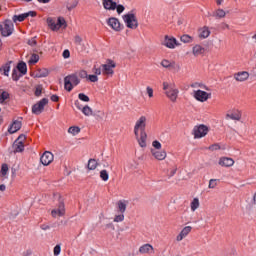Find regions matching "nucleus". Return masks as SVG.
Wrapping results in <instances>:
<instances>
[{"mask_svg": "<svg viewBox=\"0 0 256 256\" xmlns=\"http://www.w3.org/2000/svg\"><path fill=\"white\" fill-rule=\"evenodd\" d=\"M145 127H147V117L141 116L134 126V134L138 144L142 148L147 147V132H145Z\"/></svg>", "mask_w": 256, "mask_h": 256, "instance_id": "f257e3e1", "label": "nucleus"}, {"mask_svg": "<svg viewBox=\"0 0 256 256\" xmlns=\"http://www.w3.org/2000/svg\"><path fill=\"white\" fill-rule=\"evenodd\" d=\"M14 30H15V25L13 24V21L6 20L0 23V33L2 37H10V35H13Z\"/></svg>", "mask_w": 256, "mask_h": 256, "instance_id": "f03ea898", "label": "nucleus"}, {"mask_svg": "<svg viewBox=\"0 0 256 256\" xmlns=\"http://www.w3.org/2000/svg\"><path fill=\"white\" fill-rule=\"evenodd\" d=\"M47 24L52 31H59L60 27H64V29L67 27V21H65V18L63 17H58L57 20L53 18H47Z\"/></svg>", "mask_w": 256, "mask_h": 256, "instance_id": "7ed1b4c3", "label": "nucleus"}, {"mask_svg": "<svg viewBox=\"0 0 256 256\" xmlns=\"http://www.w3.org/2000/svg\"><path fill=\"white\" fill-rule=\"evenodd\" d=\"M123 21L126 24V27H128V29H137L139 27L137 16H135V13H133V11L129 12L128 14H125L123 16Z\"/></svg>", "mask_w": 256, "mask_h": 256, "instance_id": "20e7f679", "label": "nucleus"}, {"mask_svg": "<svg viewBox=\"0 0 256 256\" xmlns=\"http://www.w3.org/2000/svg\"><path fill=\"white\" fill-rule=\"evenodd\" d=\"M81 83L77 74H71L64 78V88L66 91H73V85L77 86Z\"/></svg>", "mask_w": 256, "mask_h": 256, "instance_id": "39448f33", "label": "nucleus"}, {"mask_svg": "<svg viewBox=\"0 0 256 256\" xmlns=\"http://www.w3.org/2000/svg\"><path fill=\"white\" fill-rule=\"evenodd\" d=\"M48 103H49V99L43 98L38 103L32 106V113L34 115H41V113L45 111V105H47Z\"/></svg>", "mask_w": 256, "mask_h": 256, "instance_id": "423d86ee", "label": "nucleus"}, {"mask_svg": "<svg viewBox=\"0 0 256 256\" xmlns=\"http://www.w3.org/2000/svg\"><path fill=\"white\" fill-rule=\"evenodd\" d=\"M209 133V128L203 124L195 126L193 129L194 139H201Z\"/></svg>", "mask_w": 256, "mask_h": 256, "instance_id": "0eeeda50", "label": "nucleus"}, {"mask_svg": "<svg viewBox=\"0 0 256 256\" xmlns=\"http://www.w3.org/2000/svg\"><path fill=\"white\" fill-rule=\"evenodd\" d=\"M115 67H117V65L113 60H108L106 64L101 65L103 75H107L108 77L113 76V73H115L113 69H115Z\"/></svg>", "mask_w": 256, "mask_h": 256, "instance_id": "6e6552de", "label": "nucleus"}, {"mask_svg": "<svg viewBox=\"0 0 256 256\" xmlns=\"http://www.w3.org/2000/svg\"><path fill=\"white\" fill-rule=\"evenodd\" d=\"M161 65L164 67V69H169V71H180L181 69V66L175 63V61H169L167 59L162 60Z\"/></svg>", "mask_w": 256, "mask_h": 256, "instance_id": "1a4fd4ad", "label": "nucleus"}, {"mask_svg": "<svg viewBox=\"0 0 256 256\" xmlns=\"http://www.w3.org/2000/svg\"><path fill=\"white\" fill-rule=\"evenodd\" d=\"M211 97V94L202 91V90H196L194 91V98L196 101H200V103H205L209 98Z\"/></svg>", "mask_w": 256, "mask_h": 256, "instance_id": "9d476101", "label": "nucleus"}, {"mask_svg": "<svg viewBox=\"0 0 256 256\" xmlns=\"http://www.w3.org/2000/svg\"><path fill=\"white\" fill-rule=\"evenodd\" d=\"M162 45L168 47V49H175V46L179 45V43L177 42V39H175L174 37L166 35L164 37Z\"/></svg>", "mask_w": 256, "mask_h": 256, "instance_id": "9b49d317", "label": "nucleus"}, {"mask_svg": "<svg viewBox=\"0 0 256 256\" xmlns=\"http://www.w3.org/2000/svg\"><path fill=\"white\" fill-rule=\"evenodd\" d=\"M53 159H54L53 153H51L50 151H45L42 154L40 161H41L42 165L47 166V165H51V163H53Z\"/></svg>", "mask_w": 256, "mask_h": 256, "instance_id": "f8f14e48", "label": "nucleus"}, {"mask_svg": "<svg viewBox=\"0 0 256 256\" xmlns=\"http://www.w3.org/2000/svg\"><path fill=\"white\" fill-rule=\"evenodd\" d=\"M166 97L172 101V103H175L177 101V97H179V90L177 88H170V90H167L165 92Z\"/></svg>", "mask_w": 256, "mask_h": 256, "instance_id": "ddd939ff", "label": "nucleus"}, {"mask_svg": "<svg viewBox=\"0 0 256 256\" xmlns=\"http://www.w3.org/2000/svg\"><path fill=\"white\" fill-rule=\"evenodd\" d=\"M107 23L114 31H121V22H119V19L112 17L108 19Z\"/></svg>", "mask_w": 256, "mask_h": 256, "instance_id": "4468645a", "label": "nucleus"}, {"mask_svg": "<svg viewBox=\"0 0 256 256\" xmlns=\"http://www.w3.org/2000/svg\"><path fill=\"white\" fill-rule=\"evenodd\" d=\"M218 164L220 167H233V165H235V160L229 157H221Z\"/></svg>", "mask_w": 256, "mask_h": 256, "instance_id": "2eb2a0df", "label": "nucleus"}, {"mask_svg": "<svg viewBox=\"0 0 256 256\" xmlns=\"http://www.w3.org/2000/svg\"><path fill=\"white\" fill-rule=\"evenodd\" d=\"M151 153L153 157L157 159V161H164V159L167 158V152L165 150L159 151V150L151 149Z\"/></svg>", "mask_w": 256, "mask_h": 256, "instance_id": "dca6fc26", "label": "nucleus"}, {"mask_svg": "<svg viewBox=\"0 0 256 256\" xmlns=\"http://www.w3.org/2000/svg\"><path fill=\"white\" fill-rule=\"evenodd\" d=\"M102 5L106 11H115L117 9V2L114 0H102Z\"/></svg>", "mask_w": 256, "mask_h": 256, "instance_id": "f3484780", "label": "nucleus"}, {"mask_svg": "<svg viewBox=\"0 0 256 256\" xmlns=\"http://www.w3.org/2000/svg\"><path fill=\"white\" fill-rule=\"evenodd\" d=\"M193 228L191 226H186L184 227L181 232L178 234V236L176 237V241H183L185 239V237H187V235H189L191 233V230Z\"/></svg>", "mask_w": 256, "mask_h": 256, "instance_id": "a211bd4d", "label": "nucleus"}, {"mask_svg": "<svg viewBox=\"0 0 256 256\" xmlns=\"http://www.w3.org/2000/svg\"><path fill=\"white\" fill-rule=\"evenodd\" d=\"M241 117L242 114L239 110H233L232 112L226 114V119H232V121H241Z\"/></svg>", "mask_w": 256, "mask_h": 256, "instance_id": "6ab92c4d", "label": "nucleus"}, {"mask_svg": "<svg viewBox=\"0 0 256 256\" xmlns=\"http://www.w3.org/2000/svg\"><path fill=\"white\" fill-rule=\"evenodd\" d=\"M234 79L240 82L247 81L249 79V72L242 71V72L235 73Z\"/></svg>", "mask_w": 256, "mask_h": 256, "instance_id": "aec40b11", "label": "nucleus"}, {"mask_svg": "<svg viewBox=\"0 0 256 256\" xmlns=\"http://www.w3.org/2000/svg\"><path fill=\"white\" fill-rule=\"evenodd\" d=\"M153 251H154V248H153V245L151 244H144L139 248V253H141V255L153 253Z\"/></svg>", "mask_w": 256, "mask_h": 256, "instance_id": "412c9836", "label": "nucleus"}, {"mask_svg": "<svg viewBox=\"0 0 256 256\" xmlns=\"http://www.w3.org/2000/svg\"><path fill=\"white\" fill-rule=\"evenodd\" d=\"M14 153H23L25 151V144L19 141H14L13 143Z\"/></svg>", "mask_w": 256, "mask_h": 256, "instance_id": "4be33fe9", "label": "nucleus"}, {"mask_svg": "<svg viewBox=\"0 0 256 256\" xmlns=\"http://www.w3.org/2000/svg\"><path fill=\"white\" fill-rule=\"evenodd\" d=\"M19 129H21V121L16 120L12 123V125L8 129V132L11 134L17 133V131H19Z\"/></svg>", "mask_w": 256, "mask_h": 256, "instance_id": "5701e85b", "label": "nucleus"}, {"mask_svg": "<svg viewBox=\"0 0 256 256\" xmlns=\"http://www.w3.org/2000/svg\"><path fill=\"white\" fill-rule=\"evenodd\" d=\"M227 15V12L223 9H217L213 12L212 17H215V19H223Z\"/></svg>", "mask_w": 256, "mask_h": 256, "instance_id": "b1692460", "label": "nucleus"}, {"mask_svg": "<svg viewBox=\"0 0 256 256\" xmlns=\"http://www.w3.org/2000/svg\"><path fill=\"white\" fill-rule=\"evenodd\" d=\"M119 213H125L127 211V202L125 200H120L117 203Z\"/></svg>", "mask_w": 256, "mask_h": 256, "instance_id": "393cba45", "label": "nucleus"}, {"mask_svg": "<svg viewBox=\"0 0 256 256\" xmlns=\"http://www.w3.org/2000/svg\"><path fill=\"white\" fill-rule=\"evenodd\" d=\"M203 53H205V48H203V46L196 45L193 47V55H195V57L203 55Z\"/></svg>", "mask_w": 256, "mask_h": 256, "instance_id": "a878e982", "label": "nucleus"}, {"mask_svg": "<svg viewBox=\"0 0 256 256\" xmlns=\"http://www.w3.org/2000/svg\"><path fill=\"white\" fill-rule=\"evenodd\" d=\"M17 70L21 75H27V64L25 62L18 63Z\"/></svg>", "mask_w": 256, "mask_h": 256, "instance_id": "bb28decb", "label": "nucleus"}, {"mask_svg": "<svg viewBox=\"0 0 256 256\" xmlns=\"http://www.w3.org/2000/svg\"><path fill=\"white\" fill-rule=\"evenodd\" d=\"M0 71H3L4 75L6 77H9V71H11V62H8L4 64L1 68Z\"/></svg>", "mask_w": 256, "mask_h": 256, "instance_id": "cd10ccee", "label": "nucleus"}, {"mask_svg": "<svg viewBox=\"0 0 256 256\" xmlns=\"http://www.w3.org/2000/svg\"><path fill=\"white\" fill-rule=\"evenodd\" d=\"M49 75V70H47V68H42L37 70L36 72V77H47Z\"/></svg>", "mask_w": 256, "mask_h": 256, "instance_id": "c85d7f7f", "label": "nucleus"}, {"mask_svg": "<svg viewBox=\"0 0 256 256\" xmlns=\"http://www.w3.org/2000/svg\"><path fill=\"white\" fill-rule=\"evenodd\" d=\"M209 35H211V31H209V28L204 27L201 29L199 37H201L202 39H207Z\"/></svg>", "mask_w": 256, "mask_h": 256, "instance_id": "c756f323", "label": "nucleus"}, {"mask_svg": "<svg viewBox=\"0 0 256 256\" xmlns=\"http://www.w3.org/2000/svg\"><path fill=\"white\" fill-rule=\"evenodd\" d=\"M27 15L28 14H20V15H14L13 16V22L14 23H17V21H19L20 23L22 22V21H25V19H27Z\"/></svg>", "mask_w": 256, "mask_h": 256, "instance_id": "7c9ffc66", "label": "nucleus"}, {"mask_svg": "<svg viewBox=\"0 0 256 256\" xmlns=\"http://www.w3.org/2000/svg\"><path fill=\"white\" fill-rule=\"evenodd\" d=\"M68 133H70V135H79V133H81V128H79L78 126H71L68 129Z\"/></svg>", "mask_w": 256, "mask_h": 256, "instance_id": "2f4dec72", "label": "nucleus"}, {"mask_svg": "<svg viewBox=\"0 0 256 256\" xmlns=\"http://www.w3.org/2000/svg\"><path fill=\"white\" fill-rule=\"evenodd\" d=\"M82 113L83 115H85L86 117H91V115H93V109H91V107L89 106H84L82 108Z\"/></svg>", "mask_w": 256, "mask_h": 256, "instance_id": "473e14b6", "label": "nucleus"}, {"mask_svg": "<svg viewBox=\"0 0 256 256\" xmlns=\"http://www.w3.org/2000/svg\"><path fill=\"white\" fill-rule=\"evenodd\" d=\"M199 198H194L190 204L191 211H197L199 209Z\"/></svg>", "mask_w": 256, "mask_h": 256, "instance_id": "72a5a7b5", "label": "nucleus"}, {"mask_svg": "<svg viewBox=\"0 0 256 256\" xmlns=\"http://www.w3.org/2000/svg\"><path fill=\"white\" fill-rule=\"evenodd\" d=\"M88 169H89L90 171H94V169H97V160H95V159H90V160L88 161Z\"/></svg>", "mask_w": 256, "mask_h": 256, "instance_id": "f704fd0d", "label": "nucleus"}, {"mask_svg": "<svg viewBox=\"0 0 256 256\" xmlns=\"http://www.w3.org/2000/svg\"><path fill=\"white\" fill-rule=\"evenodd\" d=\"M180 41H182V43H193V37L184 34L180 37Z\"/></svg>", "mask_w": 256, "mask_h": 256, "instance_id": "c9c22d12", "label": "nucleus"}, {"mask_svg": "<svg viewBox=\"0 0 256 256\" xmlns=\"http://www.w3.org/2000/svg\"><path fill=\"white\" fill-rule=\"evenodd\" d=\"M23 74H19V70L14 68L12 71V79L13 81H19V78H21Z\"/></svg>", "mask_w": 256, "mask_h": 256, "instance_id": "e433bc0d", "label": "nucleus"}, {"mask_svg": "<svg viewBox=\"0 0 256 256\" xmlns=\"http://www.w3.org/2000/svg\"><path fill=\"white\" fill-rule=\"evenodd\" d=\"M92 115L97 119V121H103V117H105V113L102 111L93 112Z\"/></svg>", "mask_w": 256, "mask_h": 256, "instance_id": "4c0bfd02", "label": "nucleus"}, {"mask_svg": "<svg viewBox=\"0 0 256 256\" xmlns=\"http://www.w3.org/2000/svg\"><path fill=\"white\" fill-rule=\"evenodd\" d=\"M190 87H192L193 89H197L200 87V89H206V91H209V88H207V86H205L203 83H199V82L192 83L190 85Z\"/></svg>", "mask_w": 256, "mask_h": 256, "instance_id": "58836bf2", "label": "nucleus"}, {"mask_svg": "<svg viewBox=\"0 0 256 256\" xmlns=\"http://www.w3.org/2000/svg\"><path fill=\"white\" fill-rule=\"evenodd\" d=\"M100 178L102 181H109V172H107V170H102L100 172Z\"/></svg>", "mask_w": 256, "mask_h": 256, "instance_id": "ea45409f", "label": "nucleus"}, {"mask_svg": "<svg viewBox=\"0 0 256 256\" xmlns=\"http://www.w3.org/2000/svg\"><path fill=\"white\" fill-rule=\"evenodd\" d=\"M0 173H1L2 177H5V175H7V173H9V165L2 164Z\"/></svg>", "mask_w": 256, "mask_h": 256, "instance_id": "a19ab883", "label": "nucleus"}, {"mask_svg": "<svg viewBox=\"0 0 256 256\" xmlns=\"http://www.w3.org/2000/svg\"><path fill=\"white\" fill-rule=\"evenodd\" d=\"M56 211H58V217H63L65 215V205L60 204Z\"/></svg>", "mask_w": 256, "mask_h": 256, "instance_id": "79ce46f5", "label": "nucleus"}, {"mask_svg": "<svg viewBox=\"0 0 256 256\" xmlns=\"http://www.w3.org/2000/svg\"><path fill=\"white\" fill-rule=\"evenodd\" d=\"M39 62V55L33 54L29 60L30 65H35V63Z\"/></svg>", "mask_w": 256, "mask_h": 256, "instance_id": "37998d69", "label": "nucleus"}, {"mask_svg": "<svg viewBox=\"0 0 256 256\" xmlns=\"http://www.w3.org/2000/svg\"><path fill=\"white\" fill-rule=\"evenodd\" d=\"M9 99V94L5 91H3L0 95V103H5Z\"/></svg>", "mask_w": 256, "mask_h": 256, "instance_id": "c03bdc74", "label": "nucleus"}, {"mask_svg": "<svg viewBox=\"0 0 256 256\" xmlns=\"http://www.w3.org/2000/svg\"><path fill=\"white\" fill-rule=\"evenodd\" d=\"M78 98L80 101H84L85 103H89L90 101L89 96L85 95L84 93L78 94Z\"/></svg>", "mask_w": 256, "mask_h": 256, "instance_id": "a18cd8bd", "label": "nucleus"}, {"mask_svg": "<svg viewBox=\"0 0 256 256\" xmlns=\"http://www.w3.org/2000/svg\"><path fill=\"white\" fill-rule=\"evenodd\" d=\"M41 93H43V86L41 85L36 86L35 92H34L36 97H41Z\"/></svg>", "mask_w": 256, "mask_h": 256, "instance_id": "49530a36", "label": "nucleus"}, {"mask_svg": "<svg viewBox=\"0 0 256 256\" xmlns=\"http://www.w3.org/2000/svg\"><path fill=\"white\" fill-rule=\"evenodd\" d=\"M124 220H125V215H123V213L116 215L114 218L115 223H121Z\"/></svg>", "mask_w": 256, "mask_h": 256, "instance_id": "de8ad7c7", "label": "nucleus"}, {"mask_svg": "<svg viewBox=\"0 0 256 256\" xmlns=\"http://www.w3.org/2000/svg\"><path fill=\"white\" fill-rule=\"evenodd\" d=\"M78 77H80V79H87L89 75L87 74V71L81 70L78 72Z\"/></svg>", "mask_w": 256, "mask_h": 256, "instance_id": "09e8293b", "label": "nucleus"}, {"mask_svg": "<svg viewBox=\"0 0 256 256\" xmlns=\"http://www.w3.org/2000/svg\"><path fill=\"white\" fill-rule=\"evenodd\" d=\"M217 187V179H211L209 181V189H215Z\"/></svg>", "mask_w": 256, "mask_h": 256, "instance_id": "8fccbe9b", "label": "nucleus"}, {"mask_svg": "<svg viewBox=\"0 0 256 256\" xmlns=\"http://www.w3.org/2000/svg\"><path fill=\"white\" fill-rule=\"evenodd\" d=\"M115 9L117 10L118 15H121V13H123V11H125V6H123L121 4L117 5V3H116Z\"/></svg>", "mask_w": 256, "mask_h": 256, "instance_id": "3c124183", "label": "nucleus"}, {"mask_svg": "<svg viewBox=\"0 0 256 256\" xmlns=\"http://www.w3.org/2000/svg\"><path fill=\"white\" fill-rule=\"evenodd\" d=\"M208 149L209 151H219V149H221V146H219V144H212L208 147Z\"/></svg>", "mask_w": 256, "mask_h": 256, "instance_id": "603ef678", "label": "nucleus"}, {"mask_svg": "<svg viewBox=\"0 0 256 256\" xmlns=\"http://www.w3.org/2000/svg\"><path fill=\"white\" fill-rule=\"evenodd\" d=\"M152 147H154V149H157V151H159V149H161V142L154 140L152 142Z\"/></svg>", "mask_w": 256, "mask_h": 256, "instance_id": "864d4df0", "label": "nucleus"}, {"mask_svg": "<svg viewBox=\"0 0 256 256\" xmlns=\"http://www.w3.org/2000/svg\"><path fill=\"white\" fill-rule=\"evenodd\" d=\"M88 79L89 81H91V83H97L99 81V78L97 77V75H89Z\"/></svg>", "mask_w": 256, "mask_h": 256, "instance_id": "5fc2aeb1", "label": "nucleus"}, {"mask_svg": "<svg viewBox=\"0 0 256 256\" xmlns=\"http://www.w3.org/2000/svg\"><path fill=\"white\" fill-rule=\"evenodd\" d=\"M61 254V245H56L55 247H54V255L55 256H58V255H60Z\"/></svg>", "mask_w": 256, "mask_h": 256, "instance_id": "6e6d98bb", "label": "nucleus"}, {"mask_svg": "<svg viewBox=\"0 0 256 256\" xmlns=\"http://www.w3.org/2000/svg\"><path fill=\"white\" fill-rule=\"evenodd\" d=\"M25 139H27V137L25 136V134H21L15 141H18V143H25Z\"/></svg>", "mask_w": 256, "mask_h": 256, "instance_id": "4d7b16f0", "label": "nucleus"}, {"mask_svg": "<svg viewBox=\"0 0 256 256\" xmlns=\"http://www.w3.org/2000/svg\"><path fill=\"white\" fill-rule=\"evenodd\" d=\"M93 73L97 76V75H101V73H103V68H97L96 66H94L93 68Z\"/></svg>", "mask_w": 256, "mask_h": 256, "instance_id": "13d9d810", "label": "nucleus"}, {"mask_svg": "<svg viewBox=\"0 0 256 256\" xmlns=\"http://www.w3.org/2000/svg\"><path fill=\"white\" fill-rule=\"evenodd\" d=\"M146 93L148 97H150V99L153 98V88H151L150 86H147Z\"/></svg>", "mask_w": 256, "mask_h": 256, "instance_id": "bf43d9fd", "label": "nucleus"}, {"mask_svg": "<svg viewBox=\"0 0 256 256\" xmlns=\"http://www.w3.org/2000/svg\"><path fill=\"white\" fill-rule=\"evenodd\" d=\"M163 89H164V91H169V90L173 89V85H169V83L164 82L163 83Z\"/></svg>", "mask_w": 256, "mask_h": 256, "instance_id": "052dcab7", "label": "nucleus"}, {"mask_svg": "<svg viewBox=\"0 0 256 256\" xmlns=\"http://www.w3.org/2000/svg\"><path fill=\"white\" fill-rule=\"evenodd\" d=\"M68 11H72V9H75L77 7V2H73L72 4H67Z\"/></svg>", "mask_w": 256, "mask_h": 256, "instance_id": "680f3d73", "label": "nucleus"}, {"mask_svg": "<svg viewBox=\"0 0 256 256\" xmlns=\"http://www.w3.org/2000/svg\"><path fill=\"white\" fill-rule=\"evenodd\" d=\"M62 55L64 59H69V57H71V52H69V50H64Z\"/></svg>", "mask_w": 256, "mask_h": 256, "instance_id": "e2e57ef3", "label": "nucleus"}, {"mask_svg": "<svg viewBox=\"0 0 256 256\" xmlns=\"http://www.w3.org/2000/svg\"><path fill=\"white\" fill-rule=\"evenodd\" d=\"M25 15H27V17H36L37 16V12L29 11V12L25 13Z\"/></svg>", "mask_w": 256, "mask_h": 256, "instance_id": "0e129e2a", "label": "nucleus"}, {"mask_svg": "<svg viewBox=\"0 0 256 256\" xmlns=\"http://www.w3.org/2000/svg\"><path fill=\"white\" fill-rule=\"evenodd\" d=\"M82 42H83V39L81 38V36H75V43H77L78 45H81Z\"/></svg>", "mask_w": 256, "mask_h": 256, "instance_id": "69168bd1", "label": "nucleus"}, {"mask_svg": "<svg viewBox=\"0 0 256 256\" xmlns=\"http://www.w3.org/2000/svg\"><path fill=\"white\" fill-rule=\"evenodd\" d=\"M28 45H31V47L37 45V40H35V38H32L31 40L28 41Z\"/></svg>", "mask_w": 256, "mask_h": 256, "instance_id": "338daca9", "label": "nucleus"}, {"mask_svg": "<svg viewBox=\"0 0 256 256\" xmlns=\"http://www.w3.org/2000/svg\"><path fill=\"white\" fill-rule=\"evenodd\" d=\"M51 101H53L54 103H57V101H59V96H57V95H52L51 96Z\"/></svg>", "mask_w": 256, "mask_h": 256, "instance_id": "774afa93", "label": "nucleus"}]
</instances>
